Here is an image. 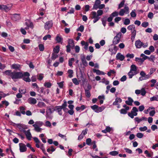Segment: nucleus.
Returning <instances> with one entry per match:
<instances>
[{
    "label": "nucleus",
    "mask_w": 158,
    "mask_h": 158,
    "mask_svg": "<svg viewBox=\"0 0 158 158\" xmlns=\"http://www.w3.org/2000/svg\"><path fill=\"white\" fill-rule=\"evenodd\" d=\"M92 16L91 17L92 19H94L93 22L94 23L97 22L100 19L99 17L102 15L103 14V11L101 10H98L97 11V14L95 11H92L91 13Z\"/></svg>",
    "instance_id": "obj_1"
},
{
    "label": "nucleus",
    "mask_w": 158,
    "mask_h": 158,
    "mask_svg": "<svg viewBox=\"0 0 158 158\" xmlns=\"http://www.w3.org/2000/svg\"><path fill=\"white\" fill-rule=\"evenodd\" d=\"M55 111H56V109L55 108H51L49 107H47L45 115L46 118L52 119V117L51 115V114Z\"/></svg>",
    "instance_id": "obj_2"
},
{
    "label": "nucleus",
    "mask_w": 158,
    "mask_h": 158,
    "mask_svg": "<svg viewBox=\"0 0 158 158\" xmlns=\"http://www.w3.org/2000/svg\"><path fill=\"white\" fill-rule=\"evenodd\" d=\"M12 74L11 78L13 80L20 79L23 77V73L21 72L14 71Z\"/></svg>",
    "instance_id": "obj_3"
},
{
    "label": "nucleus",
    "mask_w": 158,
    "mask_h": 158,
    "mask_svg": "<svg viewBox=\"0 0 158 158\" xmlns=\"http://www.w3.org/2000/svg\"><path fill=\"white\" fill-rule=\"evenodd\" d=\"M90 107L93 110L97 113L102 111L105 108V107L104 106H98L96 105L91 106H90Z\"/></svg>",
    "instance_id": "obj_4"
},
{
    "label": "nucleus",
    "mask_w": 158,
    "mask_h": 158,
    "mask_svg": "<svg viewBox=\"0 0 158 158\" xmlns=\"http://www.w3.org/2000/svg\"><path fill=\"white\" fill-rule=\"evenodd\" d=\"M138 111V110L137 108L135 107H133L131 112L128 113V115L131 118H134V116H136L137 115V112Z\"/></svg>",
    "instance_id": "obj_5"
},
{
    "label": "nucleus",
    "mask_w": 158,
    "mask_h": 158,
    "mask_svg": "<svg viewBox=\"0 0 158 158\" xmlns=\"http://www.w3.org/2000/svg\"><path fill=\"white\" fill-rule=\"evenodd\" d=\"M121 33L119 32L117 34L116 36H115L113 40V43L114 45H116L118 44L120 41L121 36Z\"/></svg>",
    "instance_id": "obj_6"
},
{
    "label": "nucleus",
    "mask_w": 158,
    "mask_h": 158,
    "mask_svg": "<svg viewBox=\"0 0 158 158\" xmlns=\"http://www.w3.org/2000/svg\"><path fill=\"white\" fill-rule=\"evenodd\" d=\"M30 73L27 72H24L23 73V79L25 81L27 82H30L31 81V80L29 77Z\"/></svg>",
    "instance_id": "obj_7"
},
{
    "label": "nucleus",
    "mask_w": 158,
    "mask_h": 158,
    "mask_svg": "<svg viewBox=\"0 0 158 158\" xmlns=\"http://www.w3.org/2000/svg\"><path fill=\"white\" fill-rule=\"evenodd\" d=\"M53 23L52 20L47 22L44 24V27L46 30H49L53 26Z\"/></svg>",
    "instance_id": "obj_8"
},
{
    "label": "nucleus",
    "mask_w": 158,
    "mask_h": 158,
    "mask_svg": "<svg viewBox=\"0 0 158 158\" xmlns=\"http://www.w3.org/2000/svg\"><path fill=\"white\" fill-rule=\"evenodd\" d=\"M19 150L20 152H24L27 151V148L26 145L23 143H19Z\"/></svg>",
    "instance_id": "obj_9"
},
{
    "label": "nucleus",
    "mask_w": 158,
    "mask_h": 158,
    "mask_svg": "<svg viewBox=\"0 0 158 158\" xmlns=\"http://www.w3.org/2000/svg\"><path fill=\"white\" fill-rule=\"evenodd\" d=\"M23 132L25 134L27 139L29 140H30L31 139L32 136L30 132V130L29 129L27 131L23 130Z\"/></svg>",
    "instance_id": "obj_10"
},
{
    "label": "nucleus",
    "mask_w": 158,
    "mask_h": 158,
    "mask_svg": "<svg viewBox=\"0 0 158 158\" xmlns=\"http://www.w3.org/2000/svg\"><path fill=\"white\" fill-rule=\"evenodd\" d=\"M142 45H143V43L141 42L140 40H138L135 42V46L137 48H140Z\"/></svg>",
    "instance_id": "obj_11"
},
{
    "label": "nucleus",
    "mask_w": 158,
    "mask_h": 158,
    "mask_svg": "<svg viewBox=\"0 0 158 158\" xmlns=\"http://www.w3.org/2000/svg\"><path fill=\"white\" fill-rule=\"evenodd\" d=\"M28 102L31 104H35L36 103V99L32 97H30L27 100Z\"/></svg>",
    "instance_id": "obj_12"
},
{
    "label": "nucleus",
    "mask_w": 158,
    "mask_h": 158,
    "mask_svg": "<svg viewBox=\"0 0 158 158\" xmlns=\"http://www.w3.org/2000/svg\"><path fill=\"white\" fill-rule=\"evenodd\" d=\"M11 19L14 21L19 20L20 19L19 14H13L12 16Z\"/></svg>",
    "instance_id": "obj_13"
},
{
    "label": "nucleus",
    "mask_w": 158,
    "mask_h": 158,
    "mask_svg": "<svg viewBox=\"0 0 158 158\" xmlns=\"http://www.w3.org/2000/svg\"><path fill=\"white\" fill-rule=\"evenodd\" d=\"M152 110L151 111H150V112H149L150 116H153L155 113V108L153 107H150L147 109V111H149V110Z\"/></svg>",
    "instance_id": "obj_14"
},
{
    "label": "nucleus",
    "mask_w": 158,
    "mask_h": 158,
    "mask_svg": "<svg viewBox=\"0 0 158 158\" xmlns=\"http://www.w3.org/2000/svg\"><path fill=\"white\" fill-rule=\"evenodd\" d=\"M20 65L19 64H14L11 66V69H15V70H20Z\"/></svg>",
    "instance_id": "obj_15"
},
{
    "label": "nucleus",
    "mask_w": 158,
    "mask_h": 158,
    "mask_svg": "<svg viewBox=\"0 0 158 158\" xmlns=\"http://www.w3.org/2000/svg\"><path fill=\"white\" fill-rule=\"evenodd\" d=\"M125 58L124 56L121 54L120 53H118L116 55V59L117 60H119L121 61L123 60Z\"/></svg>",
    "instance_id": "obj_16"
},
{
    "label": "nucleus",
    "mask_w": 158,
    "mask_h": 158,
    "mask_svg": "<svg viewBox=\"0 0 158 158\" xmlns=\"http://www.w3.org/2000/svg\"><path fill=\"white\" fill-rule=\"evenodd\" d=\"M17 127L21 131L23 132V131L25 130L24 129L27 128L25 127V126L23 124L21 123L17 124Z\"/></svg>",
    "instance_id": "obj_17"
},
{
    "label": "nucleus",
    "mask_w": 158,
    "mask_h": 158,
    "mask_svg": "<svg viewBox=\"0 0 158 158\" xmlns=\"http://www.w3.org/2000/svg\"><path fill=\"white\" fill-rule=\"evenodd\" d=\"M33 126L34 127V130L37 132H41L42 130V128L40 127L37 124H34Z\"/></svg>",
    "instance_id": "obj_18"
},
{
    "label": "nucleus",
    "mask_w": 158,
    "mask_h": 158,
    "mask_svg": "<svg viewBox=\"0 0 158 158\" xmlns=\"http://www.w3.org/2000/svg\"><path fill=\"white\" fill-rule=\"evenodd\" d=\"M135 121L137 122V123H138L142 120L147 121V118L144 117H142L141 118H139L138 117H137L135 118Z\"/></svg>",
    "instance_id": "obj_19"
},
{
    "label": "nucleus",
    "mask_w": 158,
    "mask_h": 158,
    "mask_svg": "<svg viewBox=\"0 0 158 158\" xmlns=\"http://www.w3.org/2000/svg\"><path fill=\"white\" fill-rule=\"evenodd\" d=\"M128 101H125V103L127 105L129 106H132V102H133V100L131 97H128Z\"/></svg>",
    "instance_id": "obj_20"
},
{
    "label": "nucleus",
    "mask_w": 158,
    "mask_h": 158,
    "mask_svg": "<svg viewBox=\"0 0 158 158\" xmlns=\"http://www.w3.org/2000/svg\"><path fill=\"white\" fill-rule=\"evenodd\" d=\"M55 109H56V110H57V112L60 115H62L61 110L62 108L60 106H55Z\"/></svg>",
    "instance_id": "obj_21"
},
{
    "label": "nucleus",
    "mask_w": 158,
    "mask_h": 158,
    "mask_svg": "<svg viewBox=\"0 0 158 158\" xmlns=\"http://www.w3.org/2000/svg\"><path fill=\"white\" fill-rule=\"evenodd\" d=\"M10 9V8L7 6L3 5H1V10H4L6 11H8Z\"/></svg>",
    "instance_id": "obj_22"
},
{
    "label": "nucleus",
    "mask_w": 158,
    "mask_h": 158,
    "mask_svg": "<svg viewBox=\"0 0 158 158\" xmlns=\"http://www.w3.org/2000/svg\"><path fill=\"white\" fill-rule=\"evenodd\" d=\"M122 102L121 99L117 97L115 99V101L113 103V105H118V102L121 103Z\"/></svg>",
    "instance_id": "obj_23"
},
{
    "label": "nucleus",
    "mask_w": 158,
    "mask_h": 158,
    "mask_svg": "<svg viewBox=\"0 0 158 158\" xmlns=\"http://www.w3.org/2000/svg\"><path fill=\"white\" fill-rule=\"evenodd\" d=\"M132 71H133L130 70V71L128 73L129 77L130 79L133 76L136 75L137 73V72H133Z\"/></svg>",
    "instance_id": "obj_24"
},
{
    "label": "nucleus",
    "mask_w": 158,
    "mask_h": 158,
    "mask_svg": "<svg viewBox=\"0 0 158 158\" xmlns=\"http://www.w3.org/2000/svg\"><path fill=\"white\" fill-rule=\"evenodd\" d=\"M33 139L35 142L36 143V144H35V146L36 147L38 148H40V145L39 143H40V141L36 137H34Z\"/></svg>",
    "instance_id": "obj_25"
},
{
    "label": "nucleus",
    "mask_w": 158,
    "mask_h": 158,
    "mask_svg": "<svg viewBox=\"0 0 158 158\" xmlns=\"http://www.w3.org/2000/svg\"><path fill=\"white\" fill-rule=\"evenodd\" d=\"M56 40L57 42L58 43H61V44L62 43V38L59 35H57L56 38Z\"/></svg>",
    "instance_id": "obj_26"
},
{
    "label": "nucleus",
    "mask_w": 158,
    "mask_h": 158,
    "mask_svg": "<svg viewBox=\"0 0 158 158\" xmlns=\"http://www.w3.org/2000/svg\"><path fill=\"white\" fill-rule=\"evenodd\" d=\"M93 72L94 73H96V74L98 75H100L101 74L102 75H104V73L102 71H100L98 69H93Z\"/></svg>",
    "instance_id": "obj_27"
},
{
    "label": "nucleus",
    "mask_w": 158,
    "mask_h": 158,
    "mask_svg": "<svg viewBox=\"0 0 158 158\" xmlns=\"http://www.w3.org/2000/svg\"><path fill=\"white\" fill-rule=\"evenodd\" d=\"M127 29L129 30H131V33L132 32L134 31V30L136 31L135 30V26L134 24L131 25L127 27Z\"/></svg>",
    "instance_id": "obj_28"
},
{
    "label": "nucleus",
    "mask_w": 158,
    "mask_h": 158,
    "mask_svg": "<svg viewBox=\"0 0 158 158\" xmlns=\"http://www.w3.org/2000/svg\"><path fill=\"white\" fill-rule=\"evenodd\" d=\"M72 47V48H73L74 46V44L73 40L71 39H69V40L68 44L67 45H69Z\"/></svg>",
    "instance_id": "obj_29"
},
{
    "label": "nucleus",
    "mask_w": 158,
    "mask_h": 158,
    "mask_svg": "<svg viewBox=\"0 0 158 158\" xmlns=\"http://www.w3.org/2000/svg\"><path fill=\"white\" fill-rule=\"evenodd\" d=\"M67 106V102L65 100H64V103L62 104V106H60L62 108L63 110L65 111V110H68V109L66 108V107Z\"/></svg>",
    "instance_id": "obj_30"
},
{
    "label": "nucleus",
    "mask_w": 158,
    "mask_h": 158,
    "mask_svg": "<svg viewBox=\"0 0 158 158\" xmlns=\"http://www.w3.org/2000/svg\"><path fill=\"white\" fill-rule=\"evenodd\" d=\"M13 73V72H12L11 70H7L5 71L4 72H3V73L5 74L6 75L10 76V77L11 78L12 73Z\"/></svg>",
    "instance_id": "obj_31"
},
{
    "label": "nucleus",
    "mask_w": 158,
    "mask_h": 158,
    "mask_svg": "<svg viewBox=\"0 0 158 158\" xmlns=\"http://www.w3.org/2000/svg\"><path fill=\"white\" fill-rule=\"evenodd\" d=\"M130 70L135 72H137V67L135 65L133 64L131 66Z\"/></svg>",
    "instance_id": "obj_32"
},
{
    "label": "nucleus",
    "mask_w": 158,
    "mask_h": 158,
    "mask_svg": "<svg viewBox=\"0 0 158 158\" xmlns=\"http://www.w3.org/2000/svg\"><path fill=\"white\" fill-rule=\"evenodd\" d=\"M134 31L132 32L131 33V40L132 42H133L135 38L136 34V31Z\"/></svg>",
    "instance_id": "obj_33"
},
{
    "label": "nucleus",
    "mask_w": 158,
    "mask_h": 158,
    "mask_svg": "<svg viewBox=\"0 0 158 158\" xmlns=\"http://www.w3.org/2000/svg\"><path fill=\"white\" fill-rule=\"evenodd\" d=\"M72 80L73 83L76 85H78L79 82L81 81V80L78 81L76 78H73Z\"/></svg>",
    "instance_id": "obj_34"
},
{
    "label": "nucleus",
    "mask_w": 158,
    "mask_h": 158,
    "mask_svg": "<svg viewBox=\"0 0 158 158\" xmlns=\"http://www.w3.org/2000/svg\"><path fill=\"white\" fill-rule=\"evenodd\" d=\"M37 106L40 108H42L43 107H45L46 105L45 103L43 102H40L38 104Z\"/></svg>",
    "instance_id": "obj_35"
},
{
    "label": "nucleus",
    "mask_w": 158,
    "mask_h": 158,
    "mask_svg": "<svg viewBox=\"0 0 158 158\" xmlns=\"http://www.w3.org/2000/svg\"><path fill=\"white\" fill-rule=\"evenodd\" d=\"M52 84L50 82H45L44 84V86L47 88H50Z\"/></svg>",
    "instance_id": "obj_36"
},
{
    "label": "nucleus",
    "mask_w": 158,
    "mask_h": 158,
    "mask_svg": "<svg viewBox=\"0 0 158 158\" xmlns=\"http://www.w3.org/2000/svg\"><path fill=\"white\" fill-rule=\"evenodd\" d=\"M85 93L86 96L87 97L89 98L90 97L91 94L89 90L85 89Z\"/></svg>",
    "instance_id": "obj_37"
},
{
    "label": "nucleus",
    "mask_w": 158,
    "mask_h": 158,
    "mask_svg": "<svg viewBox=\"0 0 158 158\" xmlns=\"http://www.w3.org/2000/svg\"><path fill=\"white\" fill-rule=\"evenodd\" d=\"M74 60V58H71L69 60V65L71 67H73L72 62Z\"/></svg>",
    "instance_id": "obj_38"
},
{
    "label": "nucleus",
    "mask_w": 158,
    "mask_h": 158,
    "mask_svg": "<svg viewBox=\"0 0 158 158\" xmlns=\"http://www.w3.org/2000/svg\"><path fill=\"white\" fill-rule=\"evenodd\" d=\"M151 101H158V95H156L150 98Z\"/></svg>",
    "instance_id": "obj_39"
},
{
    "label": "nucleus",
    "mask_w": 158,
    "mask_h": 158,
    "mask_svg": "<svg viewBox=\"0 0 158 158\" xmlns=\"http://www.w3.org/2000/svg\"><path fill=\"white\" fill-rule=\"evenodd\" d=\"M60 47L59 46H56L55 48H54L53 49V51L54 52L56 53H58L59 52Z\"/></svg>",
    "instance_id": "obj_40"
},
{
    "label": "nucleus",
    "mask_w": 158,
    "mask_h": 158,
    "mask_svg": "<svg viewBox=\"0 0 158 158\" xmlns=\"http://www.w3.org/2000/svg\"><path fill=\"white\" fill-rule=\"evenodd\" d=\"M68 72L69 74V77L70 78L72 77H73V71L71 69H69L68 71Z\"/></svg>",
    "instance_id": "obj_41"
},
{
    "label": "nucleus",
    "mask_w": 158,
    "mask_h": 158,
    "mask_svg": "<svg viewBox=\"0 0 158 158\" xmlns=\"http://www.w3.org/2000/svg\"><path fill=\"white\" fill-rule=\"evenodd\" d=\"M86 144L88 145H91L92 140L90 138H89L86 139Z\"/></svg>",
    "instance_id": "obj_42"
},
{
    "label": "nucleus",
    "mask_w": 158,
    "mask_h": 158,
    "mask_svg": "<svg viewBox=\"0 0 158 158\" xmlns=\"http://www.w3.org/2000/svg\"><path fill=\"white\" fill-rule=\"evenodd\" d=\"M118 152L116 151H113L111 152H110L109 154L113 156H115L118 155Z\"/></svg>",
    "instance_id": "obj_43"
},
{
    "label": "nucleus",
    "mask_w": 158,
    "mask_h": 158,
    "mask_svg": "<svg viewBox=\"0 0 158 158\" xmlns=\"http://www.w3.org/2000/svg\"><path fill=\"white\" fill-rule=\"evenodd\" d=\"M39 49L40 51H43L44 49V45L43 44H40L38 46Z\"/></svg>",
    "instance_id": "obj_44"
},
{
    "label": "nucleus",
    "mask_w": 158,
    "mask_h": 158,
    "mask_svg": "<svg viewBox=\"0 0 158 158\" xmlns=\"http://www.w3.org/2000/svg\"><path fill=\"white\" fill-rule=\"evenodd\" d=\"M140 91L141 95L143 96H144L146 93V91L145 89L142 88Z\"/></svg>",
    "instance_id": "obj_45"
},
{
    "label": "nucleus",
    "mask_w": 158,
    "mask_h": 158,
    "mask_svg": "<svg viewBox=\"0 0 158 158\" xmlns=\"http://www.w3.org/2000/svg\"><path fill=\"white\" fill-rule=\"evenodd\" d=\"M130 20L129 19H126L124 22V24L125 25H127L130 24Z\"/></svg>",
    "instance_id": "obj_46"
},
{
    "label": "nucleus",
    "mask_w": 158,
    "mask_h": 158,
    "mask_svg": "<svg viewBox=\"0 0 158 158\" xmlns=\"http://www.w3.org/2000/svg\"><path fill=\"white\" fill-rule=\"evenodd\" d=\"M134 54H133L128 53L126 55V57L127 58H132L134 57Z\"/></svg>",
    "instance_id": "obj_47"
},
{
    "label": "nucleus",
    "mask_w": 158,
    "mask_h": 158,
    "mask_svg": "<svg viewBox=\"0 0 158 158\" xmlns=\"http://www.w3.org/2000/svg\"><path fill=\"white\" fill-rule=\"evenodd\" d=\"M155 57L154 56V55H151L150 56V57H148V59L149 60L152 61V62H154V60L155 59Z\"/></svg>",
    "instance_id": "obj_48"
},
{
    "label": "nucleus",
    "mask_w": 158,
    "mask_h": 158,
    "mask_svg": "<svg viewBox=\"0 0 158 158\" xmlns=\"http://www.w3.org/2000/svg\"><path fill=\"white\" fill-rule=\"evenodd\" d=\"M84 30V27L83 25H81L80 27L77 29V31H80L81 32H83Z\"/></svg>",
    "instance_id": "obj_49"
},
{
    "label": "nucleus",
    "mask_w": 158,
    "mask_h": 158,
    "mask_svg": "<svg viewBox=\"0 0 158 158\" xmlns=\"http://www.w3.org/2000/svg\"><path fill=\"white\" fill-rule=\"evenodd\" d=\"M101 20L102 22V24L104 27H105L106 25V19L105 18H103Z\"/></svg>",
    "instance_id": "obj_50"
},
{
    "label": "nucleus",
    "mask_w": 158,
    "mask_h": 158,
    "mask_svg": "<svg viewBox=\"0 0 158 158\" xmlns=\"http://www.w3.org/2000/svg\"><path fill=\"white\" fill-rule=\"evenodd\" d=\"M125 13V11L123 9H121L119 12V15L121 16L124 15V13Z\"/></svg>",
    "instance_id": "obj_51"
},
{
    "label": "nucleus",
    "mask_w": 158,
    "mask_h": 158,
    "mask_svg": "<svg viewBox=\"0 0 158 158\" xmlns=\"http://www.w3.org/2000/svg\"><path fill=\"white\" fill-rule=\"evenodd\" d=\"M135 10H132L131 13H130L131 15V17H135L136 16V15L135 11Z\"/></svg>",
    "instance_id": "obj_52"
},
{
    "label": "nucleus",
    "mask_w": 158,
    "mask_h": 158,
    "mask_svg": "<svg viewBox=\"0 0 158 158\" xmlns=\"http://www.w3.org/2000/svg\"><path fill=\"white\" fill-rule=\"evenodd\" d=\"M51 37V35H49L48 34L47 35H45L44 37L43 38V40H46L48 39H50Z\"/></svg>",
    "instance_id": "obj_53"
},
{
    "label": "nucleus",
    "mask_w": 158,
    "mask_h": 158,
    "mask_svg": "<svg viewBox=\"0 0 158 158\" xmlns=\"http://www.w3.org/2000/svg\"><path fill=\"white\" fill-rule=\"evenodd\" d=\"M143 136V135L141 133H138L136 134L137 137L139 138H142Z\"/></svg>",
    "instance_id": "obj_54"
},
{
    "label": "nucleus",
    "mask_w": 158,
    "mask_h": 158,
    "mask_svg": "<svg viewBox=\"0 0 158 158\" xmlns=\"http://www.w3.org/2000/svg\"><path fill=\"white\" fill-rule=\"evenodd\" d=\"M26 89H19V92L20 93H21V94H24L26 93Z\"/></svg>",
    "instance_id": "obj_55"
},
{
    "label": "nucleus",
    "mask_w": 158,
    "mask_h": 158,
    "mask_svg": "<svg viewBox=\"0 0 158 158\" xmlns=\"http://www.w3.org/2000/svg\"><path fill=\"white\" fill-rule=\"evenodd\" d=\"M148 23L143 22L142 23L141 25L143 27H146L148 25Z\"/></svg>",
    "instance_id": "obj_56"
},
{
    "label": "nucleus",
    "mask_w": 158,
    "mask_h": 158,
    "mask_svg": "<svg viewBox=\"0 0 158 158\" xmlns=\"http://www.w3.org/2000/svg\"><path fill=\"white\" fill-rule=\"evenodd\" d=\"M154 8L156 10L158 9V0H156L154 4Z\"/></svg>",
    "instance_id": "obj_57"
},
{
    "label": "nucleus",
    "mask_w": 158,
    "mask_h": 158,
    "mask_svg": "<svg viewBox=\"0 0 158 158\" xmlns=\"http://www.w3.org/2000/svg\"><path fill=\"white\" fill-rule=\"evenodd\" d=\"M148 18L152 19L153 17V14L152 13L150 12L148 14Z\"/></svg>",
    "instance_id": "obj_58"
},
{
    "label": "nucleus",
    "mask_w": 158,
    "mask_h": 158,
    "mask_svg": "<svg viewBox=\"0 0 158 158\" xmlns=\"http://www.w3.org/2000/svg\"><path fill=\"white\" fill-rule=\"evenodd\" d=\"M120 112L121 114H125L127 113V111L125 109H122L120 110Z\"/></svg>",
    "instance_id": "obj_59"
},
{
    "label": "nucleus",
    "mask_w": 158,
    "mask_h": 158,
    "mask_svg": "<svg viewBox=\"0 0 158 158\" xmlns=\"http://www.w3.org/2000/svg\"><path fill=\"white\" fill-rule=\"evenodd\" d=\"M124 4V1H122L119 4L118 8L120 9L121 8L123 7Z\"/></svg>",
    "instance_id": "obj_60"
},
{
    "label": "nucleus",
    "mask_w": 158,
    "mask_h": 158,
    "mask_svg": "<svg viewBox=\"0 0 158 158\" xmlns=\"http://www.w3.org/2000/svg\"><path fill=\"white\" fill-rule=\"evenodd\" d=\"M147 129V128L146 126H144L143 127H140L139 128V130L141 131H144Z\"/></svg>",
    "instance_id": "obj_61"
},
{
    "label": "nucleus",
    "mask_w": 158,
    "mask_h": 158,
    "mask_svg": "<svg viewBox=\"0 0 158 158\" xmlns=\"http://www.w3.org/2000/svg\"><path fill=\"white\" fill-rule=\"evenodd\" d=\"M124 149L126 151V152L127 153L129 154H131L132 153V151L131 149L127 148H124Z\"/></svg>",
    "instance_id": "obj_62"
},
{
    "label": "nucleus",
    "mask_w": 158,
    "mask_h": 158,
    "mask_svg": "<svg viewBox=\"0 0 158 158\" xmlns=\"http://www.w3.org/2000/svg\"><path fill=\"white\" fill-rule=\"evenodd\" d=\"M58 57V56L57 55L52 53L51 58L52 60H55L56 58Z\"/></svg>",
    "instance_id": "obj_63"
},
{
    "label": "nucleus",
    "mask_w": 158,
    "mask_h": 158,
    "mask_svg": "<svg viewBox=\"0 0 158 158\" xmlns=\"http://www.w3.org/2000/svg\"><path fill=\"white\" fill-rule=\"evenodd\" d=\"M110 15L112 17H114L117 16L118 15V13L117 12L115 11L112 13Z\"/></svg>",
    "instance_id": "obj_64"
}]
</instances>
